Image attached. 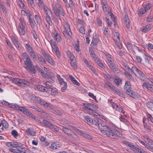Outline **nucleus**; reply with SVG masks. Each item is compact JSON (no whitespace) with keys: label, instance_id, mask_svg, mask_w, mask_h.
<instances>
[{"label":"nucleus","instance_id":"51","mask_svg":"<svg viewBox=\"0 0 153 153\" xmlns=\"http://www.w3.org/2000/svg\"><path fill=\"white\" fill-rule=\"evenodd\" d=\"M54 38L58 42H60L61 40V38L60 36L58 33H56L55 34L54 36Z\"/></svg>","mask_w":153,"mask_h":153},{"label":"nucleus","instance_id":"24","mask_svg":"<svg viewBox=\"0 0 153 153\" xmlns=\"http://www.w3.org/2000/svg\"><path fill=\"white\" fill-rule=\"evenodd\" d=\"M126 93L132 97L135 98L137 97V94L131 89L126 92Z\"/></svg>","mask_w":153,"mask_h":153},{"label":"nucleus","instance_id":"42","mask_svg":"<svg viewBox=\"0 0 153 153\" xmlns=\"http://www.w3.org/2000/svg\"><path fill=\"white\" fill-rule=\"evenodd\" d=\"M37 3L40 9L43 8L46 6L43 2L42 0L38 1Z\"/></svg>","mask_w":153,"mask_h":153},{"label":"nucleus","instance_id":"9","mask_svg":"<svg viewBox=\"0 0 153 153\" xmlns=\"http://www.w3.org/2000/svg\"><path fill=\"white\" fill-rule=\"evenodd\" d=\"M103 10L106 15L110 13L107 2L105 0H100Z\"/></svg>","mask_w":153,"mask_h":153},{"label":"nucleus","instance_id":"50","mask_svg":"<svg viewBox=\"0 0 153 153\" xmlns=\"http://www.w3.org/2000/svg\"><path fill=\"white\" fill-rule=\"evenodd\" d=\"M41 112H39V114L43 115L45 118H49L50 115L47 113H46L43 110L41 109Z\"/></svg>","mask_w":153,"mask_h":153},{"label":"nucleus","instance_id":"60","mask_svg":"<svg viewBox=\"0 0 153 153\" xmlns=\"http://www.w3.org/2000/svg\"><path fill=\"white\" fill-rule=\"evenodd\" d=\"M69 3H66L65 4L66 7H67L69 8L72 7L73 6V2L72 0H69Z\"/></svg>","mask_w":153,"mask_h":153},{"label":"nucleus","instance_id":"10","mask_svg":"<svg viewBox=\"0 0 153 153\" xmlns=\"http://www.w3.org/2000/svg\"><path fill=\"white\" fill-rule=\"evenodd\" d=\"M60 123L62 124L71 127L72 129L76 131V128L73 126V124L65 119H63L60 120Z\"/></svg>","mask_w":153,"mask_h":153},{"label":"nucleus","instance_id":"31","mask_svg":"<svg viewBox=\"0 0 153 153\" xmlns=\"http://www.w3.org/2000/svg\"><path fill=\"white\" fill-rule=\"evenodd\" d=\"M94 60L96 61L97 64L100 67L103 69H105V67L104 64L102 63L101 61L96 57L94 58Z\"/></svg>","mask_w":153,"mask_h":153},{"label":"nucleus","instance_id":"59","mask_svg":"<svg viewBox=\"0 0 153 153\" xmlns=\"http://www.w3.org/2000/svg\"><path fill=\"white\" fill-rule=\"evenodd\" d=\"M26 132L28 133L30 135H33L34 134L33 131L29 128H27V129Z\"/></svg>","mask_w":153,"mask_h":153},{"label":"nucleus","instance_id":"22","mask_svg":"<svg viewBox=\"0 0 153 153\" xmlns=\"http://www.w3.org/2000/svg\"><path fill=\"white\" fill-rule=\"evenodd\" d=\"M124 21L125 26L128 29H129L130 27L129 20L127 15L125 14V17L124 18Z\"/></svg>","mask_w":153,"mask_h":153},{"label":"nucleus","instance_id":"40","mask_svg":"<svg viewBox=\"0 0 153 153\" xmlns=\"http://www.w3.org/2000/svg\"><path fill=\"white\" fill-rule=\"evenodd\" d=\"M70 61L71 65L73 68L76 69L77 68L76 59H74Z\"/></svg>","mask_w":153,"mask_h":153},{"label":"nucleus","instance_id":"37","mask_svg":"<svg viewBox=\"0 0 153 153\" xmlns=\"http://www.w3.org/2000/svg\"><path fill=\"white\" fill-rule=\"evenodd\" d=\"M50 43L52 48L54 50L58 49V48L54 42L51 40L50 42Z\"/></svg>","mask_w":153,"mask_h":153},{"label":"nucleus","instance_id":"34","mask_svg":"<svg viewBox=\"0 0 153 153\" xmlns=\"http://www.w3.org/2000/svg\"><path fill=\"white\" fill-rule=\"evenodd\" d=\"M85 119L87 122V123L89 125L92 124V122H93V120L89 116H86L85 117Z\"/></svg>","mask_w":153,"mask_h":153},{"label":"nucleus","instance_id":"28","mask_svg":"<svg viewBox=\"0 0 153 153\" xmlns=\"http://www.w3.org/2000/svg\"><path fill=\"white\" fill-rule=\"evenodd\" d=\"M11 39L16 48H19V42H18L17 39L15 37L13 36L12 37Z\"/></svg>","mask_w":153,"mask_h":153},{"label":"nucleus","instance_id":"32","mask_svg":"<svg viewBox=\"0 0 153 153\" xmlns=\"http://www.w3.org/2000/svg\"><path fill=\"white\" fill-rule=\"evenodd\" d=\"M43 8L46 14V17L50 16L51 13V10L46 6Z\"/></svg>","mask_w":153,"mask_h":153},{"label":"nucleus","instance_id":"3","mask_svg":"<svg viewBox=\"0 0 153 153\" xmlns=\"http://www.w3.org/2000/svg\"><path fill=\"white\" fill-rule=\"evenodd\" d=\"M108 130H100L101 132L112 138L117 139L118 137L122 138H124V137L119 132L109 127Z\"/></svg>","mask_w":153,"mask_h":153},{"label":"nucleus","instance_id":"62","mask_svg":"<svg viewBox=\"0 0 153 153\" xmlns=\"http://www.w3.org/2000/svg\"><path fill=\"white\" fill-rule=\"evenodd\" d=\"M27 150V149L25 148H20L19 149V153H25Z\"/></svg>","mask_w":153,"mask_h":153},{"label":"nucleus","instance_id":"2","mask_svg":"<svg viewBox=\"0 0 153 153\" xmlns=\"http://www.w3.org/2000/svg\"><path fill=\"white\" fill-rule=\"evenodd\" d=\"M83 104L84 107H83L82 109L84 110H85L87 112L95 117H97L99 115L98 113L96 112L97 108V107L96 105L86 103H84Z\"/></svg>","mask_w":153,"mask_h":153},{"label":"nucleus","instance_id":"48","mask_svg":"<svg viewBox=\"0 0 153 153\" xmlns=\"http://www.w3.org/2000/svg\"><path fill=\"white\" fill-rule=\"evenodd\" d=\"M99 121L97 119H94L93 120V122H92V124H91V125H92L94 127L97 126V125L99 124Z\"/></svg>","mask_w":153,"mask_h":153},{"label":"nucleus","instance_id":"8","mask_svg":"<svg viewBox=\"0 0 153 153\" xmlns=\"http://www.w3.org/2000/svg\"><path fill=\"white\" fill-rule=\"evenodd\" d=\"M62 130L68 136L75 139L76 140H79L78 136L76 134L73 132L71 130L66 128L65 127H62Z\"/></svg>","mask_w":153,"mask_h":153},{"label":"nucleus","instance_id":"14","mask_svg":"<svg viewBox=\"0 0 153 153\" xmlns=\"http://www.w3.org/2000/svg\"><path fill=\"white\" fill-rule=\"evenodd\" d=\"M43 55L48 62L52 65L55 64L54 61L48 54L47 53H45Z\"/></svg>","mask_w":153,"mask_h":153},{"label":"nucleus","instance_id":"29","mask_svg":"<svg viewBox=\"0 0 153 153\" xmlns=\"http://www.w3.org/2000/svg\"><path fill=\"white\" fill-rule=\"evenodd\" d=\"M124 90L126 92L131 89V85L129 82L126 81L124 87Z\"/></svg>","mask_w":153,"mask_h":153},{"label":"nucleus","instance_id":"44","mask_svg":"<svg viewBox=\"0 0 153 153\" xmlns=\"http://www.w3.org/2000/svg\"><path fill=\"white\" fill-rule=\"evenodd\" d=\"M51 94L53 96L56 95L58 94L57 90L56 88H52L51 90Z\"/></svg>","mask_w":153,"mask_h":153},{"label":"nucleus","instance_id":"53","mask_svg":"<svg viewBox=\"0 0 153 153\" xmlns=\"http://www.w3.org/2000/svg\"><path fill=\"white\" fill-rule=\"evenodd\" d=\"M29 54L31 57L32 58L33 60H34V59H35L36 58V56L35 53L34 51L29 52Z\"/></svg>","mask_w":153,"mask_h":153},{"label":"nucleus","instance_id":"64","mask_svg":"<svg viewBox=\"0 0 153 153\" xmlns=\"http://www.w3.org/2000/svg\"><path fill=\"white\" fill-rule=\"evenodd\" d=\"M46 20L49 25L51 26L52 25V22L50 16L46 17Z\"/></svg>","mask_w":153,"mask_h":153},{"label":"nucleus","instance_id":"43","mask_svg":"<svg viewBox=\"0 0 153 153\" xmlns=\"http://www.w3.org/2000/svg\"><path fill=\"white\" fill-rule=\"evenodd\" d=\"M50 128L54 132H58L59 130V128L58 127L53 124Z\"/></svg>","mask_w":153,"mask_h":153},{"label":"nucleus","instance_id":"63","mask_svg":"<svg viewBox=\"0 0 153 153\" xmlns=\"http://www.w3.org/2000/svg\"><path fill=\"white\" fill-rule=\"evenodd\" d=\"M146 12V10L144 8H140L138 14H143Z\"/></svg>","mask_w":153,"mask_h":153},{"label":"nucleus","instance_id":"15","mask_svg":"<svg viewBox=\"0 0 153 153\" xmlns=\"http://www.w3.org/2000/svg\"><path fill=\"white\" fill-rule=\"evenodd\" d=\"M30 99L34 102L40 103L41 100L40 97H38L35 96V95H31L29 96Z\"/></svg>","mask_w":153,"mask_h":153},{"label":"nucleus","instance_id":"23","mask_svg":"<svg viewBox=\"0 0 153 153\" xmlns=\"http://www.w3.org/2000/svg\"><path fill=\"white\" fill-rule=\"evenodd\" d=\"M109 66L115 73H118L120 72V70L114 63L111 65Z\"/></svg>","mask_w":153,"mask_h":153},{"label":"nucleus","instance_id":"18","mask_svg":"<svg viewBox=\"0 0 153 153\" xmlns=\"http://www.w3.org/2000/svg\"><path fill=\"white\" fill-rule=\"evenodd\" d=\"M18 29L19 33L21 35H24L25 34V31L27 30V27H22L21 25H19L18 26Z\"/></svg>","mask_w":153,"mask_h":153},{"label":"nucleus","instance_id":"38","mask_svg":"<svg viewBox=\"0 0 153 153\" xmlns=\"http://www.w3.org/2000/svg\"><path fill=\"white\" fill-rule=\"evenodd\" d=\"M46 88L48 89V90H49L50 91V92L51 91V89L52 88L53 86L51 83L50 82H46L45 83Z\"/></svg>","mask_w":153,"mask_h":153},{"label":"nucleus","instance_id":"1","mask_svg":"<svg viewBox=\"0 0 153 153\" xmlns=\"http://www.w3.org/2000/svg\"><path fill=\"white\" fill-rule=\"evenodd\" d=\"M22 56L25 59L24 62L25 68L29 71L30 73L31 74L35 73L36 71L34 69V66L33 65V62L30 56L25 52L22 53Z\"/></svg>","mask_w":153,"mask_h":153},{"label":"nucleus","instance_id":"25","mask_svg":"<svg viewBox=\"0 0 153 153\" xmlns=\"http://www.w3.org/2000/svg\"><path fill=\"white\" fill-rule=\"evenodd\" d=\"M130 148L132 150L136 153H139L140 150L141 149H139L138 147L134 145V144L132 143L131 146Z\"/></svg>","mask_w":153,"mask_h":153},{"label":"nucleus","instance_id":"30","mask_svg":"<svg viewBox=\"0 0 153 153\" xmlns=\"http://www.w3.org/2000/svg\"><path fill=\"white\" fill-rule=\"evenodd\" d=\"M113 35L114 36V39L117 42H120V39L119 37V34L117 32L114 31L113 32Z\"/></svg>","mask_w":153,"mask_h":153},{"label":"nucleus","instance_id":"47","mask_svg":"<svg viewBox=\"0 0 153 153\" xmlns=\"http://www.w3.org/2000/svg\"><path fill=\"white\" fill-rule=\"evenodd\" d=\"M13 147L15 148L22 147L23 145L21 143L16 142H13Z\"/></svg>","mask_w":153,"mask_h":153},{"label":"nucleus","instance_id":"6","mask_svg":"<svg viewBox=\"0 0 153 153\" xmlns=\"http://www.w3.org/2000/svg\"><path fill=\"white\" fill-rule=\"evenodd\" d=\"M132 74L134 73L141 80L144 82L146 81L147 78L142 71L138 69L135 66L132 67Z\"/></svg>","mask_w":153,"mask_h":153},{"label":"nucleus","instance_id":"7","mask_svg":"<svg viewBox=\"0 0 153 153\" xmlns=\"http://www.w3.org/2000/svg\"><path fill=\"white\" fill-rule=\"evenodd\" d=\"M12 81L15 84L21 87H27L29 84L28 81L20 78H14L13 79Z\"/></svg>","mask_w":153,"mask_h":153},{"label":"nucleus","instance_id":"21","mask_svg":"<svg viewBox=\"0 0 153 153\" xmlns=\"http://www.w3.org/2000/svg\"><path fill=\"white\" fill-rule=\"evenodd\" d=\"M142 86L143 87L148 89L151 91H153V85L150 84L148 82H145L143 84Z\"/></svg>","mask_w":153,"mask_h":153},{"label":"nucleus","instance_id":"55","mask_svg":"<svg viewBox=\"0 0 153 153\" xmlns=\"http://www.w3.org/2000/svg\"><path fill=\"white\" fill-rule=\"evenodd\" d=\"M88 67L90 68V69H91V70L92 72L94 73V74L97 75H98V74L97 73V72L96 71L95 69L94 68H93V66L92 65H90Z\"/></svg>","mask_w":153,"mask_h":153},{"label":"nucleus","instance_id":"12","mask_svg":"<svg viewBox=\"0 0 153 153\" xmlns=\"http://www.w3.org/2000/svg\"><path fill=\"white\" fill-rule=\"evenodd\" d=\"M122 67L126 72H130V74H132V68H130L128 65L124 62H122Z\"/></svg>","mask_w":153,"mask_h":153},{"label":"nucleus","instance_id":"11","mask_svg":"<svg viewBox=\"0 0 153 153\" xmlns=\"http://www.w3.org/2000/svg\"><path fill=\"white\" fill-rule=\"evenodd\" d=\"M40 104L46 108L51 110L53 109V106L50 103L44 101H41Z\"/></svg>","mask_w":153,"mask_h":153},{"label":"nucleus","instance_id":"46","mask_svg":"<svg viewBox=\"0 0 153 153\" xmlns=\"http://www.w3.org/2000/svg\"><path fill=\"white\" fill-rule=\"evenodd\" d=\"M63 33L64 36L66 38H68L69 36H70L71 37L72 36V33L71 31L68 32H67L66 30H65L63 31Z\"/></svg>","mask_w":153,"mask_h":153},{"label":"nucleus","instance_id":"16","mask_svg":"<svg viewBox=\"0 0 153 153\" xmlns=\"http://www.w3.org/2000/svg\"><path fill=\"white\" fill-rule=\"evenodd\" d=\"M61 146V144L58 142H54L50 146V148L53 150H55L59 148Z\"/></svg>","mask_w":153,"mask_h":153},{"label":"nucleus","instance_id":"5","mask_svg":"<svg viewBox=\"0 0 153 153\" xmlns=\"http://www.w3.org/2000/svg\"><path fill=\"white\" fill-rule=\"evenodd\" d=\"M10 107L11 108L19 110L27 116L31 118L32 119H35V116L33 115L25 107L22 106L19 107L17 104H14L11 105Z\"/></svg>","mask_w":153,"mask_h":153},{"label":"nucleus","instance_id":"61","mask_svg":"<svg viewBox=\"0 0 153 153\" xmlns=\"http://www.w3.org/2000/svg\"><path fill=\"white\" fill-rule=\"evenodd\" d=\"M11 133L12 135L15 138H16L18 136V134L16 130H13Z\"/></svg>","mask_w":153,"mask_h":153},{"label":"nucleus","instance_id":"27","mask_svg":"<svg viewBox=\"0 0 153 153\" xmlns=\"http://www.w3.org/2000/svg\"><path fill=\"white\" fill-rule=\"evenodd\" d=\"M52 125L49 122L45 120H43V123L42 125L45 127L50 128Z\"/></svg>","mask_w":153,"mask_h":153},{"label":"nucleus","instance_id":"58","mask_svg":"<svg viewBox=\"0 0 153 153\" xmlns=\"http://www.w3.org/2000/svg\"><path fill=\"white\" fill-rule=\"evenodd\" d=\"M26 48L29 52L33 51L32 48L29 44H27L26 45Z\"/></svg>","mask_w":153,"mask_h":153},{"label":"nucleus","instance_id":"36","mask_svg":"<svg viewBox=\"0 0 153 153\" xmlns=\"http://www.w3.org/2000/svg\"><path fill=\"white\" fill-rule=\"evenodd\" d=\"M37 58L39 61L40 62L42 65H44L46 64V62L45 59L41 56H37Z\"/></svg>","mask_w":153,"mask_h":153},{"label":"nucleus","instance_id":"57","mask_svg":"<svg viewBox=\"0 0 153 153\" xmlns=\"http://www.w3.org/2000/svg\"><path fill=\"white\" fill-rule=\"evenodd\" d=\"M114 82L117 85H120V84H122V80L120 78H118L117 79H114Z\"/></svg>","mask_w":153,"mask_h":153},{"label":"nucleus","instance_id":"33","mask_svg":"<svg viewBox=\"0 0 153 153\" xmlns=\"http://www.w3.org/2000/svg\"><path fill=\"white\" fill-rule=\"evenodd\" d=\"M69 78L74 84H75L77 86H79L80 85V83L78 82L75 79V78L72 75H70L69 76Z\"/></svg>","mask_w":153,"mask_h":153},{"label":"nucleus","instance_id":"49","mask_svg":"<svg viewBox=\"0 0 153 153\" xmlns=\"http://www.w3.org/2000/svg\"><path fill=\"white\" fill-rule=\"evenodd\" d=\"M147 107L151 110H153V102H148L146 103Z\"/></svg>","mask_w":153,"mask_h":153},{"label":"nucleus","instance_id":"17","mask_svg":"<svg viewBox=\"0 0 153 153\" xmlns=\"http://www.w3.org/2000/svg\"><path fill=\"white\" fill-rule=\"evenodd\" d=\"M36 88L38 91H40L47 92L48 93H49L50 92V91L49 90H48V89L46 88L45 87L41 85H39L37 86Z\"/></svg>","mask_w":153,"mask_h":153},{"label":"nucleus","instance_id":"54","mask_svg":"<svg viewBox=\"0 0 153 153\" xmlns=\"http://www.w3.org/2000/svg\"><path fill=\"white\" fill-rule=\"evenodd\" d=\"M35 18L36 19L37 23L39 24V25L42 23L40 18L39 16L37 15H36L35 16Z\"/></svg>","mask_w":153,"mask_h":153},{"label":"nucleus","instance_id":"4","mask_svg":"<svg viewBox=\"0 0 153 153\" xmlns=\"http://www.w3.org/2000/svg\"><path fill=\"white\" fill-rule=\"evenodd\" d=\"M52 7L56 16L59 17L60 14L63 16H65V13L58 1H53L52 4Z\"/></svg>","mask_w":153,"mask_h":153},{"label":"nucleus","instance_id":"26","mask_svg":"<svg viewBox=\"0 0 153 153\" xmlns=\"http://www.w3.org/2000/svg\"><path fill=\"white\" fill-rule=\"evenodd\" d=\"M98 127L100 129H102L101 130H105V129H108L109 127L107 125H105L104 123H99L97 125Z\"/></svg>","mask_w":153,"mask_h":153},{"label":"nucleus","instance_id":"35","mask_svg":"<svg viewBox=\"0 0 153 153\" xmlns=\"http://www.w3.org/2000/svg\"><path fill=\"white\" fill-rule=\"evenodd\" d=\"M130 72H125L124 74L130 80L132 81H134V77L131 75L132 74H130Z\"/></svg>","mask_w":153,"mask_h":153},{"label":"nucleus","instance_id":"39","mask_svg":"<svg viewBox=\"0 0 153 153\" xmlns=\"http://www.w3.org/2000/svg\"><path fill=\"white\" fill-rule=\"evenodd\" d=\"M63 25L65 28V30L67 32H69L71 31L69 25L66 22H64L63 23Z\"/></svg>","mask_w":153,"mask_h":153},{"label":"nucleus","instance_id":"56","mask_svg":"<svg viewBox=\"0 0 153 153\" xmlns=\"http://www.w3.org/2000/svg\"><path fill=\"white\" fill-rule=\"evenodd\" d=\"M1 123L5 128H7L8 126V124L7 123L5 120H2L1 122Z\"/></svg>","mask_w":153,"mask_h":153},{"label":"nucleus","instance_id":"19","mask_svg":"<svg viewBox=\"0 0 153 153\" xmlns=\"http://www.w3.org/2000/svg\"><path fill=\"white\" fill-rule=\"evenodd\" d=\"M78 131L79 133H80V134L81 135H82L84 137L88 139V140H92V139L91 136L87 134V133H84L82 131L79 130L77 129H76V131Z\"/></svg>","mask_w":153,"mask_h":153},{"label":"nucleus","instance_id":"20","mask_svg":"<svg viewBox=\"0 0 153 153\" xmlns=\"http://www.w3.org/2000/svg\"><path fill=\"white\" fill-rule=\"evenodd\" d=\"M150 25H148L145 26H143L140 28V30L142 32L146 33L150 30L152 28Z\"/></svg>","mask_w":153,"mask_h":153},{"label":"nucleus","instance_id":"13","mask_svg":"<svg viewBox=\"0 0 153 153\" xmlns=\"http://www.w3.org/2000/svg\"><path fill=\"white\" fill-rule=\"evenodd\" d=\"M148 141L146 145V147L149 150L153 152V141L150 140Z\"/></svg>","mask_w":153,"mask_h":153},{"label":"nucleus","instance_id":"41","mask_svg":"<svg viewBox=\"0 0 153 153\" xmlns=\"http://www.w3.org/2000/svg\"><path fill=\"white\" fill-rule=\"evenodd\" d=\"M19 21L20 23V24L19 25H21L22 26V27H24V28L25 27H27L25 22L24 20V19L22 18H20L19 19Z\"/></svg>","mask_w":153,"mask_h":153},{"label":"nucleus","instance_id":"52","mask_svg":"<svg viewBox=\"0 0 153 153\" xmlns=\"http://www.w3.org/2000/svg\"><path fill=\"white\" fill-rule=\"evenodd\" d=\"M30 107L32 108L33 109L36 111H37L39 113V112H41V111L42 109L38 107L34 106H31Z\"/></svg>","mask_w":153,"mask_h":153},{"label":"nucleus","instance_id":"45","mask_svg":"<svg viewBox=\"0 0 153 153\" xmlns=\"http://www.w3.org/2000/svg\"><path fill=\"white\" fill-rule=\"evenodd\" d=\"M29 22L32 27L34 28L35 27L36 23L34 19H31L30 18V17L29 19Z\"/></svg>","mask_w":153,"mask_h":153}]
</instances>
